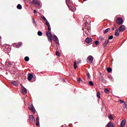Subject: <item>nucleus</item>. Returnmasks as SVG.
I'll return each mask as SVG.
<instances>
[{
  "label": "nucleus",
  "mask_w": 127,
  "mask_h": 127,
  "mask_svg": "<svg viewBox=\"0 0 127 127\" xmlns=\"http://www.w3.org/2000/svg\"><path fill=\"white\" fill-rule=\"evenodd\" d=\"M46 35L47 37L49 39V40L52 41V39L53 38V37L52 36V35L51 34V33L49 31L47 32Z\"/></svg>",
  "instance_id": "nucleus-1"
},
{
  "label": "nucleus",
  "mask_w": 127,
  "mask_h": 127,
  "mask_svg": "<svg viewBox=\"0 0 127 127\" xmlns=\"http://www.w3.org/2000/svg\"><path fill=\"white\" fill-rule=\"evenodd\" d=\"M117 23L120 25V24H123L124 23V20L123 18H118L116 20Z\"/></svg>",
  "instance_id": "nucleus-2"
},
{
  "label": "nucleus",
  "mask_w": 127,
  "mask_h": 127,
  "mask_svg": "<svg viewBox=\"0 0 127 127\" xmlns=\"http://www.w3.org/2000/svg\"><path fill=\"white\" fill-rule=\"evenodd\" d=\"M93 60H94V58L92 56H89L88 57L87 61L88 63H92L93 62Z\"/></svg>",
  "instance_id": "nucleus-3"
},
{
  "label": "nucleus",
  "mask_w": 127,
  "mask_h": 127,
  "mask_svg": "<svg viewBox=\"0 0 127 127\" xmlns=\"http://www.w3.org/2000/svg\"><path fill=\"white\" fill-rule=\"evenodd\" d=\"M126 30V26L122 25L119 27V31L120 32H123V31H125Z\"/></svg>",
  "instance_id": "nucleus-4"
},
{
  "label": "nucleus",
  "mask_w": 127,
  "mask_h": 127,
  "mask_svg": "<svg viewBox=\"0 0 127 127\" xmlns=\"http://www.w3.org/2000/svg\"><path fill=\"white\" fill-rule=\"evenodd\" d=\"M22 90V93L23 94V95L26 94V93H27V89L25 88L24 86H23L21 88Z\"/></svg>",
  "instance_id": "nucleus-5"
},
{
  "label": "nucleus",
  "mask_w": 127,
  "mask_h": 127,
  "mask_svg": "<svg viewBox=\"0 0 127 127\" xmlns=\"http://www.w3.org/2000/svg\"><path fill=\"white\" fill-rule=\"evenodd\" d=\"M99 80L100 81V82H102V83H104V84H106L107 83V81L106 80L104 79V77L103 76H101L99 77Z\"/></svg>",
  "instance_id": "nucleus-6"
},
{
  "label": "nucleus",
  "mask_w": 127,
  "mask_h": 127,
  "mask_svg": "<svg viewBox=\"0 0 127 127\" xmlns=\"http://www.w3.org/2000/svg\"><path fill=\"white\" fill-rule=\"evenodd\" d=\"M92 41H93V40H92V38H87L85 39V42L86 43H87L88 44H89V43H91V42H92Z\"/></svg>",
  "instance_id": "nucleus-7"
},
{
  "label": "nucleus",
  "mask_w": 127,
  "mask_h": 127,
  "mask_svg": "<svg viewBox=\"0 0 127 127\" xmlns=\"http://www.w3.org/2000/svg\"><path fill=\"white\" fill-rule=\"evenodd\" d=\"M54 41L56 43V44H59V40H58V38L57 36H55L54 37Z\"/></svg>",
  "instance_id": "nucleus-8"
},
{
  "label": "nucleus",
  "mask_w": 127,
  "mask_h": 127,
  "mask_svg": "<svg viewBox=\"0 0 127 127\" xmlns=\"http://www.w3.org/2000/svg\"><path fill=\"white\" fill-rule=\"evenodd\" d=\"M126 123H127V120L126 119L123 120L121 123V126L122 127H125L126 126Z\"/></svg>",
  "instance_id": "nucleus-9"
},
{
  "label": "nucleus",
  "mask_w": 127,
  "mask_h": 127,
  "mask_svg": "<svg viewBox=\"0 0 127 127\" xmlns=\"http://www.w3.org/2000/svg\"><path fill=\"white\" fill-rule=\"evenodd\" d=\"M29 119H30V121L32 122V123H34V122H35V119L34 118L33 116L30 115L29 117Z\"/></svg>",
  "instance_id": "nucleus-10"
},
{
  "label": "nucleus",
  "mask_w": 127,
  "mask_h": 127,
  "mask_svg": "<svg viewBox=\"0 0 127 127\" xmlns=\"http://www.w3.org/2000/svg\"><path fill=\"white\" fill-rule=\"evenodd\" d=\"M33 78V74H31V73L29 74L28 80L29 81H31V80H32Z\"/></svg>",
  "instance_id": "nucleus-11"
},
{
  "label": "nucleus",
  "mask_w": 127,
  "mask_h": 127,
  "mask_svg": "<svg viewBox=\"0 0 127 127\" xmlns=\"http://www.w3.org/2000/svg\"><path fill=\"white\" fill-rule=\"evenodd\" d=\"M106 127H115V126H114V124L111 122H110L108 123Z\"/></svg>",
  "instance_id": "nucleus-12"
},
{
  "label": "nucleus",
  "mask_w": 127,
  "mask_h": 127,
  "mask_svg": "<svg viewBox=\"0 0 127 127\" xmlns=\"http://www.w3.org/2000/svg\"><path fill=\"white\" fill-rule=\"evenodd\" d=\"M110 42V41L109 40H106L105 42L103 43V46L104 47H106L107 45H108V44Z\"/></svg>",
  "instance_id": "nucleus-13"
},
{
  "label": "nucleus",
  "mask_w": 127,
  "mask_h": 127,
  "mask_svg": "<svg viewBox=\"0 0 127 127\" xmlns=\"http://www.w3.org/2000/svg\"><path fill=\"white\" fill-rule=\"evenodd\" d=\"M110 30H111V28H108L106 29L105 30H104L103 32L105 34H106V33H108V32H109V31H110Z\"/></svg>",
  "instance_id": "nucleus-14"
},
{
  "label": "nucleus",
  "mask_w": 127,
  "mask_h": 127,
  "mask_svg": "<svg viewBox=\"0 0 127 127\" xmlns=\"http://www.w3.org/2000/svg\"><path fill=\"white\" fill-rule=\"evenodd\" d=\"M115 35L116 36H119L120 35V32H119V29H116L115 31Z\"/></svg>",
  "instance_id": "nucleus-15"
},
{
  "label": "nucleus",
  "mask_w": 127,
  "mask_h": 127,
  "mask_svg": "<svg viewBox=\"0 0 127 127\" xmlns=\"http://www.w3.org/2000/svg\"><path fill=\"white\" fill-rule=\"evenodd\" d=\"M98 40L99 41H103V40H105V38L102 36H100L98 38Z\"/></svg>",
  "instance_id": "nucleus-16"
},
{
  "label": "nucleus",
  "mask_w": 127,
  "mask_h": 127,
  "mask_svg": "<svg viewBox=\"0 0 127 127\" xmlns=\"http://www.w3.org/2000/svg\"><path fill=\"white\" fill-rule=\"evenodd\" d=\"M17 8H18V9H22V6H21V5L20 4H18L17 5Z\"/></svg>",
  "instance_id": "nucleus-17"
},
{
  "label": "nucleus",
  "mask_w": 127,
  "mask_h": 127,
  "mask_svg": "<svg viewBox=\"0 0 127 127\" xmlns=\"http://www.w3.org/2000/svg\"><path fill=\"white\" fill-rule=\"evenodd\" d=\"M22 44V43L20 42L16 46V48H19V47H20V46H21V45Z\"/></svg>",
  "instance_id": "nucleus-18"
},
{
  "label": "nucleus",
  "mask_w": 127,
  "mask_h": 127,
  "mask_svg": "<svg viewBox=\"0 0 127 127\" xmlns=\"http://www.w3.org/2000/svg\"><path fill=\"white\" fill-rule=\"evenodd\" d=\"M65 2H66L67 6H68V7H69V5H68V4L71 3V0H65Z\"/></svg>",
  "instance_id": "nucleus-19"
},
{
  "label": "nucleus",
  "mask_w": 127,
  "mask_h": 127,
  "mask_svg": "<svg viewBox=\"0 0 127 127\" xmlns=\"http://www.w3.org/2000/svg\"><path fill=\"white\" fill-rule=\"evenodd\" d=\"M30 110H31V111L32 112V113H33V114H35V109L34 108V106L32 108H31Z\"/></svg>",
  "instance_id": "nucleus-20"
},
{
  "label": "nucleus",
  "mask_w": 127,
  "mask_h": 127,
  "mask_svg": "<svg viewBox=\"0 0 127 127\" xmlns=\"http://www.w3.org/2000/svg\"><path fill=\"white\" fill-rule=\"evenodd\" d=\"M11 84L12 85V86H17V85H18L17 82H16L15 81H13V82H11Z\"/></svg>",
  "instance_id": "nucleus-21"
},
{
  "label": "nucleus",
  "mask_w": 127,
  "mask_h": 127,
  "mask_svg": "<svg viewBox=\"0 0 127 127\" xmlns=\"http://www.w3.org/2000/svg\"><path fill=\"white\" fill-rule=\"evenodd\" d=\"M97 98H98V99H100L101 98V93H100V92H97Z\"/></svg>",
  "instance_id": "nucleus-22"
},
{
  "label": "nucleus",
  "mask_w": 127,
  "mask_h": 127,
  "mask_svg": "<svg viewBox=\"0 0 127 127\" xmlns=\"http://www.w3.org/2000/svg\"><path fill=\"white\" fill-rule=\"evenodd\" d=\"M37 2V0H33L32 2H31V4H35L36 2Z\"/></svg>",
  "instance_id": "nucleus-23"
},
{
  "label": "nucleus",
  "mask_w": 127,
  "mask_h": 127,
  "mask_svg": "<svg viewBox=\"0 0 127 127\" xmlns=\"http://www.w3.org/2000/svg\"><path fill=\"white\" fill-rule=\"evenodd\" d=\"M104 92L106 93V94H109V93H110V91L109 90V89H108V88H105L104 89Z\"/></svg>",
  "instance_id": "nucleus-24"
},
{
  "label": "nucleus",
  "mask_w": 127,
  "mask_h": 127,
  "mask_svg": "<svg viewBox=\"0 0 127 127\" xmlns=\"http://www.w3.org/2000/svg\"><path fill=\"white\" fill-rule=\"evenodd\" d=\"M24 60L26 62H28V61H29V58L28 57H26L24 58Z\"/></svg>",
  "instance_id": "nucleus-25"
},
{
  "label": "nucleus",
  "mask_w": 127,
  "mask_h": 127,
  "mask_svg": "<svg viewBox=\"0 0 127 127\" xmlns=\"http://www.w3.org/2000/svg\"><path fill=\"white\" fill-rule=\"evenodd\" d=\"M38 35L39 36H42V32L40 31H39L38 32Z\"/></svg>",
  "instance_id": "nucleus-26"
},
{
  "label": "nucleus",
  "mask_w": 127,
  "mask_h": 127,
  "mask_svg": "<svg viewBox=\"0 0 127 127\" xmlns=\"http://www.w3.org/2000/svg\"><path fill=\"white\" fill-rule=\"evenodd\" d=\"M41 18H42V19H43L44 20H45V21H47V19H46V18H45V17L44 16H41Z\"/></svg>",
  "instance_id": "nucleus-27"
},
{
  "label": "nucleus",
  "mask_w": 127,
  "mask_h": 127,
  "mask_svg": "<svg viewBox=\"0 0 127 127\" xmlns=\"http://www.w3.org/2000/svg\"><path fill=\"white\" fill-rule=\"evenodd\" d=\"M107 72L108 73H111V72H112V68H111L110 67L107 68Z\"/></svg>",
  "instance_id": "nucleus-28"
},
{
  "label": "nucleus",
  "mask_w": 127,
  "mask_h": 127,
  "mask_svg": "<svg viewBox=\"0 0 127 127\" xmlns=\"http://www.w3.org/2000/svg\"><path fill=\"white\" fill-rule=\"evenodd\" d=\"M70 9L71 11H75V7H70Z\"/></svg>",
  "instance_id": "nucleus-29"
},
{
  "label": "nucleus",
  "mask_w": 127,
  "mask_h": 127,
  "mask_svg": "<svg viewBox=\"0 0 127 127\" xmlns=\"http://www.w3.org/2000/svg\"><path fill=\"white\" fill-rule=\"evenodd\" d=\"M36 5H37L38 6H40V3L37 0V2L35 3Z\"/></svg>",
  "instance_id": "nucleus-30"
},
{
  "label": "nucleus",
  "mask_w": 127,
  "mask_h": 127,
  "mask_svg": "<svg viewBox=\"0 0 127 127\" xmlns=\"http://www.w3.org/2000/svg\"><path fill=\"white\" fill-rule=\"evenodd\" d=\"M46 25H47L48 26H50V24L48 20L46 21Z\"/></svg>",
  "instance_id": "nucleus-31"
},
{
  "label": "nucleus",
  "mask_w": 127,
  "mask_h": 127,
  "mask_svg": "<svg viewBox=\"0 0 127 127\" xmlns=\"http://www.w3.org/2000/svg\"><path fill=\"white\" fill-rule=\"evenodd\" d=\"M56 55H57V56H60V53L59 52V51H57L56 52Z\"/></svg>",
  "instance_id": "nucleus-32"
},
{
  "label": "nucleus",
  "mask_w": 127,
  "mask_h": 127,
  "mask_svg": "<svg viewBox=\"0 0 127 127\" xmlns=\"http://www.w3.org/2000/svg\"><path fill=\"white\" fill-rule=\"evenodd\" d=\"M77 63L76 62H74V69H77Z\"/></svg>",
  "instance_id": "nucleus-33"
},
{
  "label": "nucleus",
  "mask_w": 127,
  "mask_h": 127,
  "mask_svg": "<svg viewBox=\"0 0 127 127\" xmlns=\"http://www.w3.org/2000/svg\"><path fill=\"white\" fill-rule=\"evenodd\" d=\"M89 85H90V86H94V83L93 82V81H89Z\"/></svg>",
  "instance_id": "nucleus-34"
},
{
  "label": "nucleus",
  "mask_w": 127,
  "mask_h": 127,
  "mask_svg": "<svg viewBox=\"0 0 127 127\" xmlns=\"http://www.w3.org/2000/svg\"><path fill=\"white\" fill-rule=\"evenodd\" d=\"M113 38H114V36H113V35H111V36H109V39L110 40L113 39Z\"/></svg>",
  "instance_id": "nucleus-35"
},
{
  "label": "nucleus",
  "mask_w": 127,
  "mask_h": 127,
  "mask_svg": "<svg viewBox=\"0 0 127 127\" xmlns=\"http://www.w3.org/2000/svg\"><path fill=\"white\" fill-rule=\"evenodd\" d=\"M109 119L110 120H114V118H113V116L112 115H110L109 117Z\"/></svg>",
  "instance_id": "nucleus-36"
},
{
  "label": "nucleus",
  "mask_w": 127,
  "mask_h": 127,
  "mask_svg": "<svg viewBox=\"0 0 127 127\" xmlns=\"http://www.w3.org/2000/svg\"><path fill=\"white\" fill-rule=\"evenodd\" d=\"M33 21L35 24V26H37V24H36V22H35V20H34V19H33Z\"/></svg>",
  "instance_id": "nucleus-37"
},
{
  "label": "nucleus",
  "mask_w": 127,
  "mask_h": 127,
  "mask_svg": "<svg viewBox=\"0 0 127 127\" xmlns=\"http://www.w3.org/2000/svg\"><path fill=\"white\" fill-rule=\"evenodd\" d=\"M88 24V22L85 21L84 23V26H87V25Z\"/></svg>",
  "instance_id": "nucleus-38"
},
{
  "label": "nucleus",
  "mask_w": 127,
  "mask_h": 127,
  "mask_svg": "<svg viewBox=\"0 0 127 127\" xmlns=\"http://www.w3.org/2000/svg\"><path fill=\"white\" fill-rule=\"evenodd\" d=\"M48 30H49V31H50V30H51V27H50V26H48Z\"/></svg>",
  "instance_id": "nucleus-39"
},
{
  "label": "nucleus",
  "mask_w": 127,
  "mask_h": 127,
  "mask_svg": "<svg viewBox=\"0 0 127 127\" xmlns=\"http://www.w3.org/2000/svg\"><path fill=\"white\" fill-rule=\"evenodd\" d=\"M32 108H33V105H30V107H29V110H30L31 109H32Z\"/></svg>",
  "instance_id": "nucleus-40"
},
{
  "label": "nucleus",
  "mask_w": 127,
  "mask_h": 127,
  "mask_svg": "<svg viewBox=\"0 0 127 127\" xmlns=\"http://www.w3.org/2000/svg\"><path fill=\"white\" fill-rule=\"evenodd\" d=\"M124 104H125V106L126 109H127V102H125Z\"/></svg>",
  "instance_id": "nucleus-41"
},
{
  "label": "nucleus",
  "mask_w": 127,
  "mask_h": 127,
  "mask_svg": "<svg viewBox=\"0 0 127 127\" xmlns=\"http://www.w3.org/2000/svg\"><path fill=\"white\" fill-rule=\"evenodd\" d=\"M87 76L88 78H91V76H90V73H87Z\"/></svg>",
  "instance_id": "nucleus-42"
},
{
  "label": "nucleus",
  "mask_w": 127,
  "mask_h": 127,
  "mask_svg": "<svg viewBox=\"0 0 127 127\" xmlns=\"http://www.w3.org/2000/svg\"><path fill=\"white\" fill-rule=\"evenodd\" d=\"M120 104H123V103H124L125 102V101H124L123 100H120Z\"/></svg>",
  "instance_id": "nucleus-43"
},
{
  "label": "nucleus",
  "mask_w": 127,
  "mask_h": 127,
  "mask_svg": "<svg viewBox=\"0 0 127 127\" xmlns=\"http://www.w3.org/2000/svg\"><path fill=\"white\" fill-rule=\"evenodd\" d=\"M36 122H39V117H37V118H36Z\"/></svg>",
  "instance_id": "nucleus-44"
},
{
  "label": "nucleus",
  "mask_w": 127,
  "mask_h": 127,
  "mask_svg": "<svg viewBox=\"0 0 127 127\" xmlns=\"http://www.w3.org/2000/svg\"><path fill=\"white\" fill-rule=\"evenodd\" d=\"M95 43L96 45H98V44H99V41H95Z\"/></svg>",
  "instance_id": "nucleus-45"
},
{
  "label": "nucleus",
  "mask_w": 127,
  "mask_h": 127,
  "mask_svg": "<svg viewBox=\"0 0 127 127\" xmlns=\"http://www.w3.org/2000/svg\"><path fill=\"white\" fill-rule=\"evenodd\" d=\"M78 81H79V82L82 81V78H78Z\"/></svg>",
  "instance_id": "nucleus-46"
},
{
  "label": "nucleus",
  "mask_w": 127,
  "mask_h": 127,
  "mask_svg": "<svg viewBox=\"0 0 127 127\" xmlns=\"http://www.w3.org/2000/svg\"><path fill=\"white\" fill-rule=\"evenodd\" d=\"M39 124H40L39 122H36V126H39Z\"/></svg>",
  "instance_id": "nucleus-47"
},
{
  "label": "nucleus",
  "mask_w": 127,
  "mask_h": 127,
  "mask_svg": "<svg viewBox=\"0 0 127 127\" xmlns=\"http://www.w3.org/2000/svg\"><path fill=\"white\" fill-rule=\"evenodd\" d=\"M34 13H37V11H36V9L34 10Z\"/></svg>",
  "instance_id": "nucleus-48"
},
{
  "label": "nucleus",
  "mask_w": 127,
  "mask_h": 127,
  "mask_svg": "<svg viewBox=\"0 0 127 127\" xmlns=\"http://www.w3.org/2000/svg\"><path fill=\"white\" fill-rule=\"evenodd\" d=\"M112 30H115V28H113Z\"/></svg>",
  "instance_id": "nucleus-49"
},
{
  "label": "nucleus",
  "mask_w": 127,
  "mask_h": 127,
  "mask_svg": "<svg viewBox=\"0 0 127 127\" xmlns=\"http://www.w3.org/2000/svg\"><path fill=\"white\" fill-rule=\"evenodd\" d=\"M84 1H86V0H83Z\"/></svg>",
  "instance_id": "nucleus-50"
},
{
  "label": "nucleus",
  "mask_w": 127,
  "mask_h": 127,
  "mask_svg": "<svg viewBox=\"0 0 127 127\" xmlns=\"http://www.w3.org/2000/svg\"><path fill=\"white\" fill-rule=\"evenodd\" d=\"M82 30H84V28H82Z\"/></svg>",
  "instance_id": "nucleus-51"
}]
</instances>
